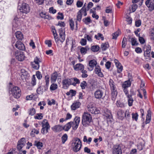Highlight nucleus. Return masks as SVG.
<instances>
[{
  "instance_id": "f257e3e1",
  "label": "nucleus",
  "mask_w": 154,
  "mask_h": 154,
  "mask_svg": "<svg viewBox=\"0 0 154 154\" xmlns=\"http://www.w3.org/2000/svg\"><path fill=\"white\" fill-rule=\"evenodd\" d=\"M71 145L73 151L76 152L79 151L81 149L82 147V142L79 138H75L72 141Z\"/></svg>"
},
{
  "instance_id": "f03ea898",
  "label": "nucleus",
  "mask_w": 154,
  "mask_h": 154,
  "mask_svg": "<svg viewBox=\"0 0 154 154\" xmlns=\"http://www.w3.org/2000/svg\"><path fill=\"white\" fill-rule=\"evenodd\" d=\"M92 118L91 115L88 112H84L82 115V123L84 126L89 125L92 121Z\"/></svg>"
},
{
  "instance_id": "7ed1b4c3",
  "label": "nucleus",
  "mask_w": 154,
  "mask_h": 154,
  "mask_svg": "<svg viewBox=\"0 0 154 154\" xmlns=\"http://www.w3.org/2000/svg\"><path fill=\"white\" fill-rule=\"evenodd\" d=\"M20 4L19 3L18 4V9L20 12L27 14L30 12V8L29 5L25 3Z\"/></svg>"
},
{
  "instance_id": "20e7f679",
  "label": "nucleus",
  "mask_w": 154,
  "mask_h": 154,
  "mask_svg": "<svg viewBox=\"0 0 154 154\" xmlns=\"http://www.w3.org/2000/svg\"><path fill=\"white\" fill-rule=\"evenodd\" d=\"M11 94L15 98H19L21 95V90L17 86H15L11 89Z\"/></svg>"
},
{
  "instance_id": "39448f33",
  "label": "nucleus",
  "mask_w": 154,
  "mask_h": 154,
  "mask_svg": "<svg viewBox=\"0 0 154 154\" xmlns=\"http://www.w3.org/2000/svg\"><path fill=\"white\" fill-rule=\"evenodd\" d=\"M94 96L97 99H103L105 97V94L102 90L98 89L94 93Z\"/></svg>"
},
{
  "instance_id": "423d86ee",
  "label": "nucleus",
  "mask_w": 154,
  "mask_h": 154,
  "mask_svg": "<svg viewBox=\"0 0 154 154\" xmlns=\"http://www.w3.org/2000/svg\"><path fill=\"white\" fill-rule=\"evenodd\" d=\"M113 154H122V150L121 145H114L112 148Z\"/></svg>"
},
{
  "instance_id": "0eeeda50",
  "label": "nucleus",
  "mask_w": 154,
  "mask_h": 154,
  "mask_svg": "<svg viewBox=\"0 0 154 154\" xmlns=\"http://www.w3.org/2000/svg\"><path fill=\"white\" fill-rule=\"evenodd\" d=\"M73 81L72 79H66L62 81L63 88L65 89H67L69 86L71 85V81Z\"/></svg>"
},
{
  "instance_id": "6e6552de",
  "label": "nucleus",
  "mask_w": 154,
  "mask_h": 154,
  "mask_svg": "<svg viewBox=\"0 0 154 154\" xmlns=\"http://www.w3.org/2000/svg\"><path fill=\"white\" fill-rule=\"evenodd\" d=\"M15 56L16 59L20 61H22L23 60L25 57L23 53L18 51H15Z\"/></svg>"
},
{
  "instance_id": "1a4fd4ad",
  "label": "nucleus",
  "mask_w": 154,
  "mask_h": 154,
  "mask_svg": "<svg viewBox=\"0 0 154 154\" xmlns=\"http://www.w3.org/2000/svg\"><path fill=\"white\" fill-rule=\"evenodd\" d=\"M145 4L150 10H154V0H147L145 2Z\"/></svg>"
},
{
  "instance_id": "9d476101",
  "label": "nucleus",
  "mask_w": 154,
  "mask_h": 154,
  "mask_svg": "<svg viewBox=\"0 0 154 154\" xmlns=\"http://www.w3.org/2000/svg\"><path fill=\"white\" fill-rule=\"evenodd\" d=\"M97 64L96 61L94 60H91L89 62V67H88V69L90 71H92L94 66Z\"/></svg>"
},
{
  "instance_id": "9b49d317",
  "label": "nucleus",
  "mask_w": 154,
  "mask_h": 154,
  "mask_svg": "<svg viewBox=\"0 0 154 154\" xmlns=\"http://www.w3.org/2000/svg\"><path fill=\"white\" fill-rule=\"evenodd\" d=\"M15 46L17 48L20 50L23 51L25 49L24 45L21 42L19 41L16 42Z\"/></svg>"
},
{
  "instance_id": "f8f14e48",
  "label": "nucleus",
  "mask_w": 154,
  "mask_h": 154,
  "mask_svg": "<svg viewBox=\"0 0 154 154\" xmlns=\"http://www.w3.org/2000/svg\"><path fill=\"white\" fill-rule=\"evenodd\" d=\"M114 62L118 69L117 72L118 73H120L122 70V66L117 60L115 59Z\"/></svg>"
},
{
  "instance_id": "ddd939ff",
  "label": "nucleus",
  "mask_w": 154,
  "mask_h": 154,
  "mask_svg": "<svg viewBox=\"0 0 154 154\" xmlns=\"http://www.w3.org/2000/svg\"><path fill=\"white\" fill-rule=\"evenodd\" d=\"M52 129L55 132L60 131L63 130V127L60 125H55L52 128Z\"/></svg>"
},
{
  "instance_id": "4468645a",
  "label": "nucleus",
  "mask_w": 154,
  "mask_h": 154,
  "mask_svg": "<svg viewBox=\"0 0 154 154\" xmlns=\"http://www.w3.org/2000/svg\"><path fill=\"white\" fill-rule=\"evenodd\" d=\"M111 91L112 99L113 101H115L117 95V91L116 88L111 89Z\"/></svg>"
},
{
  "instance_id": "2eb2a0df",
  "label": "nucleus",
  "mask_w": 154,
  "mask_h": 154,
  "mask_svg": "<svg viewBox=\"0 0 154 154\" xmlns=\"http://www.w3.org/2000/svg\"><path fill=\"white\" fill-rule=\"evenodd\" d=\"M95 72L96 74L100 77H103V73L101 72L100 67L98 66H96L95 69Z\"/></svg>"
},
{
  "instance_id": "dca6fc26",
  "label": "nucleus",
  "mask_w": 154,
  "mask_h": 154,
  "mask_svg": "<svg viewBox=\"0 0 154 154\" xmlns=\"http://www.w3.org/2000/svg\"><path fill=\"white\" fill-rule=\"evenodd\" d=\"M74 69L76 71L80 70L81 71L84 69V65L81 63L76 64L73 66Z\"/></svg>"
},
{
  "instance_id": "f3484780",
  "label": "nucleus",
  "mask_w": 154,
  "mask_h": 154,
  "mask_svg": "<svg viewBox=\"0 0 154 154\" xmlns=\"http://www.w3.org/2000/svg\"><path fill=\"white\" fill-rule=\"evenodd\" d=\"M74 124V122H70L67 123L64 127H63V130L65 131H68L71 128L72 125Z\"/></svg>"
},
{
  "instance_id": "a211bd4d",
  "label": "nucleus",
  "mask_w": 154,
  "mask_h": 154,
  "mask_svg": "<svg viewBox=\"0 0 154 154\" xmlns=\"http://www.w3.org/2000/svg\"><path fill=\"white\" fill-rule=\"evenodd\" d=\"M42 124V128H46V132H47V130H48L50 128V126L48 121L46 119H44Z\"/></svg>"
},
{
  "instance_id": "6ab92c4d",
  "label": "nucleus",
  "mask_w": 154,
  "mask_h": 154,
  "mask_svg": "<svg viewBox=\"0 0 154 154\" xmlns=\"http://www.w3.org/2000/svg\"><path fill=\"white\" fill-rule=\"evenodd\" d=\"M81 105L80 103L79 102H75L73 103L71 106L72 110H75L79 107Z\"/></svg>"
},
{
  "instance_id": "aec40b11",
  "label": "nucleus",
  "mask_w": 154,
  "mask_h": 154,
  "mask_svg": "<svg viewBox=\"0 0 154 154\" xmlns=\"http://www.w3.org/2000/svg\"><path fill=\"white\" fill-rule=\"evenodd\" d=\"M131 78H129L128 81L125 82L122 85V87L123 88H127L131 85V81L132 80Z\"/></svg>"
},
{
  "instance_id": "412c9836",
  "label": "nucleus",
  "mask_w": 154,
  "mask_h": 154,
  "mask_svg": "<svg viewBox=\"0 0 154 154\" xmlns=\"http://www.w3.org/2000/svg\"><path fill=\"white\" fill-rule=\"evenodd\" d=\"M151 112L150 110L147 111V114L146 115V119L145 121L146 124L149 123L151 120Z\"/></svg>"
},
{
  "instance_id": "4be33fe9",
  "label": "nucleus",
  "mask_w": 154,
  "mask_h": 154,
  "mask_svg": "<svg viewBox=\"0 0 154 154\" xmlns=\"http://www.w3.org/2000/svg\"><path fill=\"white\" fill-rule=\"evenodd\" d=\"M125 113L124 111L121 110H119L117 112V115L118 118L122 120L125 116Z\"/></svg>"
},
{
  "instance_id": "5701e85b",
  "label": "nucleus",
  "mask_w": 154,
  "mask_h": 154,
  "mask_svg": "<svg viewBox=\"0 0 154 154\" xmlns=\"http://www.w3.org/2000/svg\"><path fill=\"white\" fill-rule=\"evenodd\" d=\"M58 76V74L56 72V73H54L52 74L51 77V81L52 82H55L56 80L57 79Z\"/></svg>"
},
{
  "instance_id": "b1692460",
  "label": "nucleus",
  "mask_w": 154,
  "mask_h": 154,
  "mask_svg": "<svg viewBox=\"0 0 154 154\" xmlns=\"http://www.w3.org/2000/svg\"><path fill=\"white\" fill-rule=\"evenodd\" d=\"M127 97L128 98V105L129 106H131L132 105V103L133 101V100L132 97V95L128 94Z\"/></svg>"
},
{
  "instance_id": "393cba45",
  "label": "nucleus",
  "mask_w": 154,
  "mask_h": 154,
  "mask_svg": "<svg viewBox=\"0 0 154 154\" xmlns=\"http://www.w3.org/2000/svg\"><path fill=\"white\" fill-rule=\"evenodd\" d=\"M15 35L16 37L18 39L22 40L23 38V35L20 31L17 32L15 33Z\"/></svg>"
},
{
  "instance_id": "a878e982",
  "label": "nucleus",
  "mask_w": 154,
  "mask_h": 154,
  "mask_svg": "<svg viewBox=\"0 0 154 154\" xmlns=\"http://www.w3.org/2000/svg\"><path fill=\"white\" fill-rule=\"evenodd\" d=\"M101 48L103 51H105L109 47V44L108 42L103 43L101 45Z\"/></svg>"
},
{
  "instance_id": "bb28decb",
  "label": "nucleus",
  "mask_w": 154,
  "mask_h": 154,
  "mask_svg": "<svg viewBox=\"0 0 154 154\" xmlns=\"http://www.w3.org/2000/svg\"><path fill=\"white\" fill-rule=\"evenodd\" d=\"M18 18L15 17L13 20V26H15V27H17L19 24V22L18 21Z\"/></svg>"
},
{
  "instance_id": "cd10ccee",
  "label": "nucleus",
  "mask_w": 154,
  "mask_h": 154,
  "mask_svg": "<svg viewBox=\"0 0 154 154\" xmlns=\"http://www.w3.org/2000/svg\"><path fill=\"white\" fill-rule=\"evenodd\" d=\"M88 110L92 114H96L97 113L96 112V109L94 107H90L88 106Z\"/></svg>"
},
{
  "instance_id": "c85d7f7f",
  "label": "nucleus",
  "mask_w": 154,
  "mask_h": 154,
  "mask_svg": "<svg viewBox=\"0 0 154 154\" xmlns=\"http://www.w3.org/2000/svg\"><path fill=\"white\" fill-rule=\"evenodd\" d=\"M46 90L45 88L44 90L43 87L41 86L39 87L37 89V92L38 94H42L43 92Z\"/></svg>"
},
{
  "instance_id": "c756f323",
  "label": "nucleus",
  "mask_w": 154,
  "mask_h": 154,
  "mask_svg": "<svg viewBox=\"0 0 154 154\" xmlns=\"http://www.w3.org/2000/svg\"><path fill=\"white\" fill-rule=\"evenodd\" d=\"M77 14V20L79 21H80L82 19V11L80 10Z\"/></svg>"
},
{
  "instance_id": "7c9ffc66",
  "label": "nucleus",
  "mask_w": 154,
  "mask_h": 154,
  "mask_svg": "<svg viewBox=\"0 0 154 154\" xmlns=\"http://www.w3.org/2000/svg\"><path fill=\"white\" fill-rule=\"evenodd\" d=\"M109 83L111 89L116 88L114 82L112 79H109Z\"/></svg>"
},
{
  "instance_id": "2f4dec72",
  "label": "nucleus",
  "mask_w": 154,
  "mask_h": 154,
  "mask_svg": "<svg viewBox=\"0 0 154 154\" xmlns=\"http://www.w3.org/2000/svg\"><path fill=\"white\" fill-rule=\"evenodd\" d=\"M86 24H88L91 22L90 17H88L82 20Z\"/></svg>"
},
{
  "instance_id": "473e14b6",
  "label": "nucleus",
  "mask_w": 154,
  "mask_h": 154,
  "mask_svg": "<svg viewBox=\"0 0 154 154\" xmlns=\"http://www.w3.org/2000/svg\"><path fill=\"white\" fill-rule=\"evenodd\" d=\"M21 77H22L23 76H24V78H26L28 76V73L27 72L25 71V70L24 69H22L21 70Z\"/></svg>"
},
{
  "instance_id": "72a5a7b5",
  "label": "nucleus",
  "mask_w": 154,
  "mask_h": 154,
  "mask_svg": "<svg viewBox=\"0 0 154 154\" xmlns=\"http://www.w3.org/2000/svg\"><path fill=\"white\" fill-rule=\"evenodd\" d=\"M68 136L66 134H64L61 137L62 142L63 144L65 143V142L67 140Z\"/></svg>"
},
{
  "instance_id": "f704fd0d",
  "label": "nucleus",
  "mask_w": 154,
  "mask_h": 154,
  "mask_svg": "<svg viewBox=\"0 0 154 154\" xmlns=\"http://www.w3.org/2000/svg\"><path fill=\"white\" fill-rule=\"evenodd\" d=\"M131 39V44L132 45L134 46L137 45L138 43L137 42L136 39L134 38H131L130 37L129 38V39Z\"/></svg>"
},
{
  "instance_id": "c9c22d12",
  "label": "nucleus",
  "mask_w": 154,
  "mask_h": 154,
  "mask_svg": "<svg viewBox=\"0 0 154 154\" xmlns=\"http://www.w3.org/2000/svg\"><path fill=\"white\" fill-rule=\"evenodd\" d=\"M99 49V47L97 45L93 46L91 47V50L94 52L97 51Z\"/></svg>"
},
{
  "instance_id": "e433bc0d",
  "label": "nucleus",
  "mask_w": 154,
  "mask_h": 154,
  "mask_svg": "<svg viewBox=\"0 0 154 154\" xmlns=\"http://www.w3.org/2000/svg\"><path fill=\"white\" fill-rule=\"evenodd\" d=\"M39 133V131L38 130H36L35 129H33L31 133V135L32 137H34L35 136V134H36Z\"/></svg>"
},
{
  "instance_id": "4c0bfd02",
  "label": "nucleus",
  "mask_w": 154,
  "mask_h": 154,
  "mask_svg": "<svg viewBox=\"0 0 154 154\" xmlns=\"http://www.w3.org/2000/svg\"><path fill=\"white\" fill-rule=\"evenodd\" d=\"M35 110L32 108L29 109V114L31 116L34 115L35 113Z\"/></svg>"
},
{
  "instance_id": "58836bf2",
  "label": "nucleus",
  "mask_w": 154,
  "mask_h": 154,
  "mask_svg": "<svg viewBox=\"0 0 154 154\" xmlns=\"http://www.w3.org/2000/svg\"><path fill=\"white\" fill-rule=\"evenodd\" d=\"M116 105L118 107H124L125 106L124 103L120 101H118L117 102Z\"/></svg>"
},
{
  "instance_id": "ea45409f",
  "label": "nucleus",
  "mask_w": 154,
  "mask_h": 154,
  "mask_svg": "<svg viewBox=\"0 0 154 154\" xmlns=\"http://www.w3.org/2000/svg\"><path fill=\"white\" fill-rule=\"evenodd\" d=\"M43 116L42 113H38L36 114V115L35 116V118L36 119H38L39 120L41 119H42Z\"/></svg>"
},
{
  "instance_id": "a19ab883",
  "label": "nucleus",
  "mask_w": 154,
  "mask_h": 154,
  "mask_svg": "<svg viewBox=\"0 0 154 154\" xmlns=\"http://www.w3.org/2000/svg\"><path fill=\"white\" fill-rule=\"evenodd\" d=\"M18 143H20L23 146L25 145L26 143L25 139L24 138H21L18 142Z\"/></svg>"
},
{
  "instance_id": "79ce46f5",
  "label": "nucleus",
  "mask_w": 154,
  "mask_h": 154,
  "mask_svg": "<svg viewBox=\"0 0 154 154\" xmlns=\"http://www.w3.org/2000/svg\"><path fill=\"white\" fill-rule=\"evenodd\" d=\"M87 86V83L85 81H84L81 83L80 86L82 89H84Z\"/></svg>"
},
{
  "instance_id": "37998d69",
  "label": "nucleus",
  "mask_w": 154,
  "mask_h": 154,
  "mask_svg": "<svg viewBox=\"0 0 154 154\" xmlns=\"http://www.w3.org/2000/svg\"><path fill=\"white\" fill-rule=\"evenodd\" d=\"M81 72L82 73V78H85L88 77V75L86 74L87 72L86 70L83 69V70L81 71Z\"/></svg>"
},
{
  "instance_id": "c03bdc74",
  "label": "nucleus",
  "mask_w": 154,
  "mask_h": 154,
  "mask_svg": "<svg viewBox=\"0 0 154 154\" xmlns=\"http://www.w3.org/2000/svg\"><path fill=\"white\" fill-rule=\"evenodd\" d=\"M36 81L35 76L34 75H33L32 78V81L31 83L33 86L35 85Z\"/></svg>"
},
{
  "instance_id": "a18cd8bd",
  "label": "nucleus",
  "mask_w": 154,
  "mask_h": 154,
  "mask_svg": "<svg viewBox=\"0 0 154 154\" xmlns=\"http://www.w3.org/2000/svg\"><path fill=\"white\" fill-rule=\"evenodd\" d=\"M59 15L57 17V19L58 20L60 19L61 20H63L64 18V16L62 13L59 12L58 13Z\"/></svg>"
},
{
  "instance_id": "49530a36",
  "label": "nucleus",
  "mask_w": 154,
  "mask_h": 154,
  "mask_svg": "<svg viewBox=\"0 0 154 154\" xmlns=\"http://www.w3.org/2000/svg\"><path fill=\"white\" fill-rule=\"evenodd\" d=\"M132 118L133 120H135L136 121H137L138 119V115L137 113H132Z\"/></svg>"
},
{
  "instance_id": "de8ad7c7",
  "label": "nucleus",
  "mask_w": 154,
  "mask_h": 154,
  "mask_svg": "<svg viewBox=\"0 0 154 154\" xmlns=\"http://www.w3.org/2000/svg\"><path fill=\"white\" fill-rule=\"evenodd\" d=\"M45 80L46 85L45 86L47 87L49 84V75H46L45 76Z\"/></svg>"
},
{
  "instance_id": "09e8293b",
  "label": "nucleus",
  "mask_w": 154,
  "mask_h": 154,
  "mask_svg": "<svg viewBox=\"0 0 154 154\" xmlns=\"http://www.w3.org/2000/svg\"><path fill=\"white\" fill-rule=\"evenodd\" d=\"M103 19L104 20V24L105 26H107L109 24V22L106 19V18L104 17H103Z\"/></svg>"
},
{
  "instance_id": "8fccbe9b",
  "label": "nucleus",
  "mask_w": 154,
  "mask_h": 154,
  "mask_svg": "<svg viewBox=\"0 0 154 154\" xmlns=\"http://www.w3.org/2000/svg\"><path fill=\"white\" fill-rule=\"evenodd\" d=\"M127 41L126 38L124 37L122 42V47L123 48H125L126 45V42Z\"/></svg>"
},
{
  "instance_id": "3c124183",
  "label": "nucleus",
  "mask_w": 154,
  "mask_h": 154,
  "mask_svg": "<svg viewBox=\"0 0 154 154\" xmlns=\"http://www.w3.org/2000/svg\"><path fill=\"white\" fill-rule=\"evenodd\" d=\"M119 32L118 31L115 33H113L112 35V38L113 39H116L119 35Z\"/></svg>"
},
{
  "instance_id": "603ef678",
  "label": "nucleus",
  "mask_w": 154,
  "mask_h": 154,
  "mask_svg": "<svg viewBox=\"0 0 154 154\" xmlns=\"http://www.w3.org/2000/svg\"><path fill=\"white\" fill-rule=\"evenodd\" d=\"M69 25L71 29L72 30H73L74 29V22L72 19L69 20Z\"/></svg>"
},
{
  "instance_id": "864d4df0",
  "label": "nucleus",
  "mask_w": 154,
  "mask_h": 154,
  "mask_svg": "<svg viewBox=\"0 0 154 154\" xmlns=\"http://www.w3.org/2000/svg\"><path fill=\"white\" fill-rule=\"evenodd\" d=\"M57 85L56 84H52L51 86L50 89L51 90H54L57 88Z\"/></svg>"
},
{
  "instance_id": "5fc2aeb1",
  "label": "nucleus",
  "mask_w": 154,
  "mask_h": 154,
  "mask_svg": "<svg viewBox=\"0 0 154 154\" xmlns=\"http://www.w3.org/2000/svg\"><path fill=\"white\" fill-rule=\"evenodd\" d=\"M75 122V123L79 125L80 121V118L79 117L76 116L74 119Z\"/></svg>"
},
{
  "instance_id": "6e6d98bb",
  "label": "nucleus",
  "mask_w": 154,
  "mask_h": 154,
  "mask_svg": "<svg viewBox=\"0 0 154 154\" xmlns=\"http://www.w3.org/2000/svg\"><path fill=\"white\" fill-rule=\"evenodd\" d=\"M34 62L35 64L39 65V63L41 62V61L40 60L39 58L36 57L34 59Z\"/></svg>"
},
{
  "instance_id": "4d7b16f0",
  "label": "nucleus",
  "mask_w": 154,
  "mask_h": 154,
  "mask_svg": "<svg viewBox=\"0 0 154 154\" xmlns=\"http://www.w3.org/2000/svg\"><path fill=\"white\" fill-rule=\"evenodd\" d=\"M87 51V49L85 48L82 47L80 49V52L82 54H86Z\"/></svg>"
},
{
  "instance_id": "13d9d810",
  "label": "nucleus",
  "mask_w": 154,
  "mask_h": 154,
  "mask_svg": "<svg viewBox=\"0 0 154 154\" xmlns=\"http://www.w3.org/2000/svg\"><path fill=\"white\" fill-rule=\"evenodd\" d=\"M44 0H35V2L38 5H41L43 4Z\"/></svg>"
},
{
  "instance_id": "bf43d9fd",
  "label": "nucleus",
  "mask_w": 154,
  "mask_h": 154,
  "mask_svg": "<svg viewBox=\"0 0 154 154\" xmlns=\"http://www.w3.org/2000/svg\"><path fill=\"white\" fill-rule=\"evenodd\" d=\"M137 5L136 4H133L132 5V10L133 12H134L137 8Z\"/></svg>"
},
{
  "instance_id": "052dcab7",
  "label": "nucleus",
  "mask_w": 154,
  "mask_h": 154,
  "mask_svg": "<svg viewBox=\"0 0 154 154\" xmlns=\"http://www.w3.org/2000/svg\"><path fill=\"white\" fill-rule=\"evenodd\" d=\"M56 26H59L61 27H64L65 26V24L64 22L59 21L58 24L56 25Z\"/></svg>"
},
{
  "instance_id": "680f3d73",
  "label": "nucleus",
  "mask_w": 154,
  "mask_h": 154,
  "mask_svg": "<svg viewBox=\"0 0 154 154\" xmlns=\"http://www.w3.org/2000/svg\"><path fill=\"white\" fill-rule=\"evenodd\" d=\"M36 75L37 78L39 79H41L42 78V75L41 73L38 71L36 72Z\"/></svg>"
},
{
  "instance_id": "e2e57ef3",
  "label": "nucleus",
  "mask_w": 154,
  "mask_h": 154,
  "mask_svg": "<svg viewBox=\"0 0 154 154\" xmlns=\"http://www.w3.org/2000/svg\"><path fill=\"white\" fill-rule=\"evenodd\" d=\"M60 36L59 41L62 43L65 40V35H60Z\"/></svg>"
},
{
  "instance_id": "0e129e2a",
  "label": "nucleus",
  "mask_w": 154,
  "mask_h": 154,
  "mask_svg": "<svg viewBox=\"0 0 154 154\" xmlns=\"http://www.w3.org/2000/svg\"><path fill=\"white\" fill-rule=\"evenodd\" d=\"M49 12L53 14L55 13L56 12V10L54 9V8L53 7L50 8L49 9Z\"/></svg>"
},
{
  "instance_id": "69168bd1",
  "label": "nucleus",
  "mask_w": 154,
  "mask_h": 154,
  "mask_svg": "<svg viewBox=\"0 0 154 154\" xmlns=\"http://www.w3.org/2000/svg\"><path fill=\"white\" fill-rule=\"evenodd\" d=\"M36 145L37 148L39 149H40L43 146V143L39 142H38L36 144Z\"/></svg>"
},
{
  "instance_id": "338daca9",
  "label": "nucleus",
  "mask_w": 154,
  "mask_h": 154,
  "mask_svg": "<svg viewBox=\"0 0 154 154\" xmlns=\"http://www.w3.org/2000/svg\"><path fill=\"white\" fill-rule=\"evenodd\" d=\"M139 37V40L141 44H143L145 42V40L144 38L140 36Z\"/></svg>"
},
{
  "instance_id": "774afa93",
  "label": "nucleus",
  "mask_w": 154,
  "mask_h": 154,
  "mask_svg": "<svg viewBox=\"0 0 154 154\" xmlns=\"http://www.w3.org/2000/svg\"><path fill=\"white\" fill-rule=\"evenodd\" d=\"M83 5V3L80 1H78L76 3L77 6L78 8H79L82 7Z\"/></svg>"
}]
</instances>
